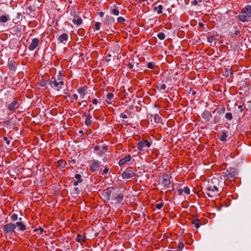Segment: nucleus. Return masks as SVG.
Listing matches in <instances>:
<instances>
[{"label":"nucleus","instance_id":"1","mask_svg":"<svg viewBox=\"0 0 251 251\" xmlns=\"http://www.w3.org/2000/svg\"><path fill=\"white\" fill-rule=\"evenodd\" d=\"M239 20L242 22H248L251 19V6L246 5L243 8L239 14Z\"/></svg>","mask_w":251,"mask_h":251},{"label":"nucleus","instance_id":"2","mask_svg":"<svg viewBox=\"0 0 251 251\" xmlns=\"http://www.w3.org/2000/svg\"><path fill=\"white\" fill-rule=\"evenodd\" d=\"M49 84L55 90L60 91L64 85V82L62 81L61 77L55 79L52 78L48 81Z\"/></svg>","mask_w":251,"mask_h":251},{"label":"nucleus","instance_id":"3","mask_svg":"<svg viewBox=\"0 0 251 251\" xmlns=\"http://www.w3.org/2000/svg\"><path fill=\"white\" fill-rule=\"evenodd\" d=\"M15 229L16 225L12 223L6 224L3 227V231L5 234H12L15 232Z\"/></svg>","mask_w":251,"mask_h":251},{"label":"nucleus","instance_id":"4","mask_svg":"<svg viewBox=\"0 0 251 251\" xmlns=\"http://www.w3.org/2000/svg\"><path fill=\"white\" fill-rule=\"evenodd\" d=\"M205 191L206 195L210 198L215 197L219 192L218 188L216 186L207 187L205 189Z\"/></svg>","mask_w":251,"mask_h":251},{"label":"nucleus","instance_id":"5","mask_svg":"<svg viewBox=\"0 0 251 251\" xmlns=\"http://www.w3.org/2000/svg\"><path fill=\"white\" fill-rule=\"evenodd\" d=\"M151 145V142H150L147 140L141 141L138 142L137 148L140 151H143L145 148H149Z\"/></svg>","mask_w":251,"mask_h":251},{"label":"nucleus","instance_id":"6","mask_svg":"<svg viewBox=\"0 0 251 251\" xmlns=\"http://www.w3.org/2000/svg\"><path fill=\"white\" fill-rule=\"evenodd\" d=\"M170 177L167 174H164L162 176V181L161 182L160 184L165 188H170L171 184Z\"/></svg>","mask_w":251,"mask_h":251},{"label":"nucleus","instance_id":"7","mask_svg":"<svg viewBox=\"0 0 251 251\" xmlns=\"http://www.w3.org/2000/svg\"><path fill=\"white\" fill-rule=\"evenodd\" d=\"M19 101L16 99H14L11 103L7 104V106L9 111L14 112L19 106Z\"/></svg>","mask_w":251,"mask_h":251},{"label":"nucleus","instance_id":"8","mask_svg":"<svg viewBox=\"0 0 251 251\" xmlns=\"http://www.w3.org/2000/svg\"><path fill=\"white\" fill-rule=\"evenodd\" d=\"M100 167V162L96 160H93L90 165V169L91 172H95L97 171Z\"/></svg>","mask_w":251,"mask_h":251},{"label":"nucleus","instance_id":"9","mask_svg":"<svg viewBox=\"0 0 251 251\" xmlns=\"http://www.w3.org/2000/svg\"><path fill=\"white\" fill-rule=\"evenodd\" d=\"M134 173L131 168L126 170L123 173L122 176L124 178H130L134 176Z\"/></svg>","mask_w":251,"mask_h":251},{"label":"nucleus","instance_id":"10","mask_svg":"<svg viewBox=\"0 0 251 251\" xmlns=\"http://www.w3.org/2000/svg\"><path fill=\"white\" fill-rule=\"evenodd\" d=\"M124 198V196L121 193H117L113 194L112 196V200H114L116 203H121Z\"/></svg>","mask_w":251,"mask_h":251},{"label":"nucleus","instance_id":"11","mask_svg":"<svg viewBox=\"0 0 251 251\" xmlns=\"http://www.w3.org/2000/svg\"><path fill=\"white\" fill-rule=\"evenodd\" d=\"M19 231H24L26 229V226L22 221H18L15 224Z\"/></svg>","mask_w":251,"mask_h":251},{"label":"nucleus","instance_id":"12","mask_svg":"<svg viewBox=\"0 0 251 251\" xmlns=\"http://www.w3.org/2000/svg\"><path fill=\"white\" fill-rule=\"evenodd\" d=\"M114 21V18L113 17L110 15H106L103 22L106 26H108L113 23Z\"/></svg>","mask_w":251,"mask_h":251},{"label":"nucleus","instance_id":"13","mask_svg":"<svg viewBox=\"0 0 251 251\" xmlns=\"http://www.w3.org/2000/svg\"><path fill=\"white\" fill-rule=\"evenodd\" d=\"M39 40L37 38H34L32 40L31 44L28 46L30 50H33L38 46Z\"/></svg>","mask_w":251,"mask_h":251},{"label":"nucleus","instance_id":"14","mask_svg":"<svg viewBox=\"0 0 251 251\" xmlns=\"http://www.w3.org/2000/svg\"><path fill=\"white\" fill-rule=\"evenodd\" d=\"M82 117L85 118V123L87 126H89L92 124V120L91 119L92 118V116L90 112L87 114V115H83Z\"/></svg>","mask_w":251,"mask_h":251},{"label":"nucleus","instance_id":"15","mask_svg":"<svg viewBox=\"0 0 251 251\" xmlns=\"http://www.w3.org/2000/svg\"><path fill=\"white\" fill-rule=\"evenodd\" d=\"M219 135V139L221 141H226L228 136V133L227 131L223 130L220 133Z\"/></svg>","mask_w":251,"mask_h":251},{"label":"nucleus","instance_id":"16","mask_svg":"<svg viewBox=\"0 0 251 251\" xmlns=\"http://www.w3.org/2000/svg\"><path fill=\"white\" fill-rule=\"evenodd\" d=\"M82 20L81 18L79 17L78 15H75L74 16L73 22L75 25H79L82 24Z\"/></svg>","mask_w":251,"mask_h":251},{"label":"nucleus","instance_id":"17","mask_svg":"<svg viewBox=\"0 0 251 251\" xmlns=\"http://www.w3.org/2000/svg\"><path fill=\"white\" fill-rule=\"evenodd\" d=\"M68 38V35L66 33H63L60 35L58 38L59 42L66 44Z\"/></svg>","mask_w":251,"mask_h":251},{"label":"nucleus","instance_id":"18","mask_svg":"<svg viewBox=\"0 0 251 251\" xmlns=\"http://www.w3.org/2000/svg\"><path fill=\"white\" fill-rule=\"evenodd\" d=\"M131 156L129 154L126 155L124 158L121 159L119 162L120 166H122L130 160Z\"/></svg>","mask_w":251,"mask_h":251},{"label":"nucleus","instance_id":"19","mask_svg":"<svg viewBox=\"0 0 251 251\" xmlns=\"http://www.w3.org/2000/svg\"><path fill=\"white\" fill-rule=\"evenodd\" d=\"M114 96L112 93H108L106 95V101L108 104H111L114 100Z\"/></svg>","mask_w":251,"mask_h":251},{"label":"nucleus","instance_id":"20","mask_svg":"<svg viewBox=\"0 0 251 251\" xmlns=\"http://www.w3.org/2000/svg\"><path fill=\"white\" fill-rule=\"evenodd\" d=\"M77 92L80 95L81 99H84L86 94V89L84 87H80L77 89Z\"/></svg>","mask_w":251,"mask_h":251},{"label":"nucleus","instance_id":"21","mask_svg":"<svg viewBox=\"0 0 251 251\" xmlns=\"http://www.w3.org/2000/svg\"><path fill=\"white\" fill-rule=\"evenodd\" d=\"M112 193V189L111 188H108L104 191V197L107 200H109L110 198V195Z\"/></svg>","mask_w":251,"mask_h":251},{"label":"nucleus","instance_id":"22","mask_svg":"<svg viewBox=\"0 0 251 251\" xmlns=\"http://www.w3.org/2000/svg\"><path fill=\"white\" fill-rule=\"evenodd\" d=\"M192 224L193 227H195L196 229H198L200 227V225H201L200 223V220L199 219H195L192 221Z\"/></svg>","mask_w":251,"mask_h":251},{"label":"nucleus","instance_id":"23","mask_svg":"<svg viewBox=\"0 0 251 251\" xmlns=\"http://www.w3.org/2000/svg\"><path fill=\"white\" fill-rule=\"evenodd\" d=\"M153 9L154 11H157V13L159 14H162L163 13V6L162 5H157L156 4L153 7Z\"/></svg>","mask_w":251,"mask_h":251},{"label":"nucleus","instance_id":"24","mask_svg":"<svg viewBox=\"0 0 251 251\" xmlns=\"http://www.w3.org/2000/svg\"><path fill=\"white\" fill-rule=\"evenodd\" d=\"M202 116L205 119L209 120L210 118L212 117V115L210 112H208V111H205L202 114Z\"/></svg>","mask_w":251,"mask_h":251},{"label":"nucleus","instance_id":"25","mask_svg":"<svg viewBox=\"0 0 251 251\" xmlns=\"http://www.w3.org/2000/svg\"><path fill=\"white\" fill-rule=\"evenodd\" d=\"M57 163L58 166L62 168L64 167L67 164L66 162L63 160H59V161H58Z\"/></svg>","mask_w":251,"mask_h":251},{"label":"nucleus","instance_id":"26","mask_svg":"<svg viewBox=\"0 0 251 251\" xmlns=\"http://www.w3.org/2000/svg\"><path fill=\"white\" fill-rule=\"evenodd\" d=\"M161 118L158 114H155L154 116V121L155 123H159L161 122Z\"/></svg>","mask_w":251,"mask_h":251},{"label":"nucleus","instance_id":"27","mask_svg":"<svg viewBox=\"0 0 251 251\" xmlns=\"http://www.w3.org/2000/svg\"><path fill=\"white\" fill-rule=\"evenodd\" d=\"M236 175V172L234 170L232 173L228 172V171L226 172V176L227 177L232 178L233 177Z\"/></svg>","mask_w":251,"mask_h":251},{"label":"nucleus","instance_id":"28","mask_svg":"<svg viewBox=\"0 0 251 251\" xmlns=\"http://www.w3.org/2000/svg\"><path fill=\"white\" fill-rule=\"evenodd\" d=\"M26 13L28 14V15H30L31 14V13H32V12H33V7L31 6V5H29L26 8Z\"/></svg>","mask_w":251,"mask_h":251},{"label":"nucleus","instance_id":"29","mask_svg":"<svg viewBox=\"0 0 251 251\" xmlns=\"http://www.w3.org/2000/svg\"><path fill=\"white\" fill-rule=\"evenodd\" d=\"M8 20V18L7 16L5 15H3L0 17V22L2 23H5Z\"/></svg>","mask_w":251,"mask_h":251},{"label":"nucleus","instance_id":"30","mask_svg":"<svg viewBox=\"0 0 251 251\" xmlns=\"http://www.w3.org/2000/svg\"><path fill=\"white\" fill-rule=\"evenodd\" d=\"M10 218L12 221L15 222L18 220V215L14 213L10 217Z\"/></svg>","mask_w":251,"mask_h":251},{"label":"nucleus","instance_id":"31","mask_svg":"<svg viewBox=\"0 0 251 251\" xmlns=\"http://www.w3.org/2000/svg\"><path fill=\"white\" fill-rule=\"evenodd\" d=\"M157 37L160 40H163L165 38V35L163 32H159L157 35Z\"/></svg>","mask_w":251,"mask_h":251},{"label":"nucleus","instance_id":"32","mask_svg":"<svg viewBox=\"0 0 251 251\" xmlns=\"http://www.w3.org/2000/svg\"><path fill=\"white\" fill-rule=\"evenodd\" d=\"M240 33V30H236L234 33L230 34V36L231 38H233L235 37V35H238Z\"/></svg>","mask_w":251,"mask_h":251},{"label":"nucleus","instance_id":"33","mask_svg":"<svg viewBox=\"0 0 251 251\" xmlns=\"http://www.w3.org/2000/svg\"><path fill=\"white\" fill-rule=\"evenodd\" d=\"M225 117L229 120H231L232 119V115L231 113L228 112L226 114Z\"/></svg>","mask_w":251,"mask_h":251},{"label":"nucleus","instance_id":"34","mask_svg":"<svg viewBox=\"0 0 251 251\" xmlns=\"http://www.w3.org/2000/svg\"><path fill=\"white\" fill-rule=\"evenodd\" d=\"M75 179H77V180L79 181V182H81L83 180L81 178V176L80 174H76L75 176Z\"/></svg>","mask_w":251,"mask_h":251},{"label":"nucleus","instance_id":"35","mask_svg":"<svg viewBox=\"0 0 251 251\" xmlns=\"http://www.w3.org/2000/svg\"><path fill=\"white\" fill-rule=\"evenodd\" d=\"M101 25V24L100 22H97L94 25V28L97 30H99L100 29V27Z\"/></svg>","mask_w":251,"mask_h":251},{"label":"nucleus","instance_id":"36","mask_svg":"<svg viewBox=\"0 0 251 251\" xmlns=\"http://www.w3.org/2000/svg\"><path fill=\"white\" fill-rule=\"evenodd\" d=\"M202 1V0H194L192 2V5L196 6L198 3H201Z\"/></svg>","mask_w":251,"mask_h":251},{"label":"nucleus","instance_id":"37","mask_svg":"<svg viewBox=\"0 0 251 251\" xmlns=\"http://www.w3.org/2000/svg\"><path fill=\"white\" fill-rule=\"evenodd\" d=\"M183 192H184L185 194H187V195L189 194H190V189H189L188 187H185L183 188Z\"/></svg>","mask_w":251,"mask_h":251},{"label":"nucleus","instance_id":"38","mask_svg":"<svg viewBox=\"0 0 251 251\" xmlns=\"http://www.w3.org/2000/svg\"><path fill=\"white\" fill-rule=\"evenodd\" d=\"M125 21V19L123 17H119L117 18V22L119 23H123Z\"/></svg>","mask_w":251,"mask_h":251},{"label":"nucleus","instance_id":"39","mask_svg":"<svg viewBox=\"0 0 251 251\" xmlns=\"http://www.w3.org/2000/svg\"><path fill=\"white\" fill-rule=\"evenodd\" d=\"M119 10L117 8H115L112 10V14L114 15L118 16L119 15Z\"/></svg>","mask_w":251,"mask_h":251},{"label":"nucleus","instance_id":"40","mask_svg":"<svg viewBox=\"0 0 251 251\" xmlns=\"http://www.w3.org/2000/svg\"><path fill=\"white\" fill-rule=\"evenodd\" d=\"M163 205L164 203L163 202H160L159 203L156 204L155 207L156 208L160 209L163 206Z\"/></svg>","mask_w":251,"mask_h":251},{"label":"nucleus","instance_id":"41","mask_svg":"<svg viewBox=\"0 0 251 251\" xmlns=\"http://www.w3.org/2000/svg\"><path fill=\"white\" fill-rule=\"evenodd\" d=\"M184 244L182 243H179L178 245L177 248L179 250H182V249L184 248Z\"/></svg>","mask_w":251,"mask_h":251},{"label":"nucleus","instance_id":"42","mask_svg":"<svg viewBox=\"0 0 251 251\" xmlns=\"http://www.w3.org/2000/svg\"><path fill=\"white\" fill-rule=\"evenodd\" d=\"M109 168L107 166H105L103 172L102 173V175H104L106 174L109 171Z\"/></svg>","mask_w":251,"mask_h":251},{"label":"nucleus","instance_id":"43","mask_svg":"<svg viewBox=\"0 0 251 251\" xmlns=\"http://www.w3.org/2000/svg\"><path fill=\"white\" fill-rule=\"evenodd\" d=\"M215 39L214 36H211L207 38V41L209 43H212Z\"/></svg>","mask_w":251,"mask_h":251},{"label":"nucleus","instance_id":"44","mask_svg":"<svg viewBox=\"0 0 251 251\" xmlns=\"http://www.w3.org/2000/svg\"><path fill=\"white\" fill-rule=\"evenodd\" d=\"M81 239H82V236L80 234H78L77 235V238L75 240L76 241H77L78 242H80Z\"/></svg>","mask_w":251,"mask_h":251},{"label":"nucleus","instance_id":"45","mask_svg":"<svg viewBox=\"0 0 251 251\" xmlns=\"http://www.w3.org/2000/svg\"><path fill=\"white\" fill-rule=\"evenodd\" d=\"M82 104H83V106H86L87 105V102L86 100H84L81 102L78 103L79 105H81Z\"/></svg>","mask_w":251,"mask_h":251},{"label":"nucleus","instance_id":"46","mask_svg":"<svg viewBox=\"0 0 251 251\" xmlns=\"http://www.w3.org/2000/svg\"><path fill=\"white\" fill-rule=\"evenodd\" d=\"M166 88V85L165 84H161L160 86V90H165Z\"/></svg>","mask_w":251,"mask_h":251},{"label":"nucleus","instance_id":"47","mask_svg":"<svg viewBox=\"0 0 251 251\" xmlns=\"http://www.w3.org/2000/svg\"><path fill=\"white\" fill-rule=\"evenodd\" d=\"M120 117L123 119H127L128 118L127 114L125 113H121L120 115Z\"/></svg>","mask_w":251,"mask_h":251},{"label":"nucleus","instance_id":"48","mask_svg":"<svg viewBox=\"0 0 251 251\" xmlns=\"http://www.w3.org/2000/svg\"><path fill=\"white\" fill-rule=\"evenodd\" d=\"M148 68L149 69H152L154 67V65L152 62H150L148 64Z\"/></svg>","mask_w":251,"mask_h":251},{"label":"nucleus","instance_id":"49","mask_svg":"<svg viewBox=\"0 0 251 251\" xmlns=\"http://www.w3.org/2000/svg\"><path fill=\"white\" fill-rule=\"evenodd\" d=\"M38 230H40L41 233L44 232V229L41 227H40L39 228H36L34 230V231L36 232Z\"/></svg>","mask_w":251,"mask_h":251},{"label":"nucleus","instance_id":"50","mask_svg":"<svg viewBox=\"0 0 251 251\" xmlns=\"http://www.w3.org/2000/svg\"><path fill=\"white\" fill-rule=\"evenodd\" d=\"M3 140L6 142L7 145H9L10 144V140H8L6 137H4Z\"/></svg>","mask_w":251,"mask_h":251},{"label":"nucleus","instance_id":"51","mask_svg":"<svg viewBox=\"0 0 251 251\" xmlns=\"http://www.w3.org/2000/svg\"><path fill=\"white\" fill-rule=\"evenodd\" d=\"M74 190L75 193L76 194L78 195L79 194V190L77 187L74 188Z\"/></svg>","mask_w":251,"mask_h":251},{"label":"nucleus","instance_id":"52","mask_svg":"<svg viewBox=\"0 0 251 251\" xmlns=\"http://www.w3.org/2000/svg\"><path fill=\"white\" fill-rule=\"evenodd\" d=\"M183 189H181V188L179 189L178 190V191H177V193H178V195H182V193H183Z\"/></svg>","mask_w":251,"mask_h":251},{"label":"nucleus","instance_id":"53","mask_svg":"<svg viewBox=\"0 0 251 251\" xmlns=\"http://www.w3.org/2000/svg\"><path fill=\"white\" fill-rule=\"evenodd\" d=\"M73 99H75V100H78V96L77 94H75L72 96Z\"/></svg>","mask_w":251,"mask_h":251},{"label":"nucleus","instance_id":"54","mask_svg":"<svg viewBox=\"0 0 251 251\" xmlns=\"http://www.w3.org/2000/svg\"><path fill=\"white\" fill-rule=\"evenodd\" d=\"M103 153H104V152H103V151L100 150V151L98 152L97 154H98L99 156H101L103 154Z\"/></svg>","mask_w":251,"mask_h":251},{"label":"nucleus","instance_id":"55","mask_svg":"<svg viewBox=\"0 0 251 251\" xmlns=\"http://www.w3.org/2000/svg\"><path fill=\"white\" fill-rule=\"evenodd\" d=\"M98 102V101L97 99H94L92 100V103L94 104H97Z\"/></svg>","mask_w":251,"mask_h":251},{"label":"nucleus","instance_id":"56","mask_svg":"<svg viewBox=\"0 0 251 251\" xmlns=\"http://www.w3.org/2000/svg\"><path fill=\"white\" fill-rule=\"evenodd\" d=\"M94 150L95 151H98L100 150V147L99 146H96L94 147Z\"/></svg>","mask_w":251,"mask_h":251},{"label":"nucleus","instance_id":"57","mask_svg":"<svg viewBox=\"0 0 251 251\" xmlns=\"http://www.w3.org/2000/svg\"><path fill=\"white\" fill-rule=\"evenodd\" d=\"M103 151H106L108 150V147L106 146H103L102 148Z\"/></svg>","mask_w":251,"mask_h":251},{"label":"nucleus","instance_id":"58","mask_svg":"<svg viewBox=\"0 0 251 251\" xmlns=\"http://www.w3.org/2000/svg\"><path fill=\"white\" fill-rule=\"evenodd\" d=\"M80 183L79 181H78V180L77 181H75L74 182V186H77L78 183Z\"/></svg>","mask_w":251,"mask_h":251},{"label":"nucleus","instance_id":"59","mask_svg":"<svg viewBox=\"0 0 251 251\" xmlns=\"http://www.w3.org/2000/svg\"><path fill=\"white\" fill-rule=\"evenodd\" d=\"M99 15L101 17H102L103 16H104V12H99Z\"/></svg>","mask_w":251,"mask_h":251},{"label":"nucleus","instance_id":"60","mask_svg":"<svg viewBox=\"0 0 251 251\" xmlns=\"http://www.w3.org/2000/svg\"><path fill=\"white\" fill-rule=\"evenodd\" d=\"M128 67H129V68L130 69H132V68H133V64H131L129 63V64H128Z\"/></svg>","mask_w":251,"mask_h":251},{"label":"nucleus","instance_id":"61","mask_svg":"<svg viewBox=\"0 0 251 251\" xmlns=\"http://www.w3.org/2000/svg\"><path fill=\"white\" fill-rule=\"evenodd\" d=\"M199 25L200 27H203L204 26V24H203L202 23H199Z\"/></svg>","mask_w":251,"mask_h":251},{"label":"nucleus","instance_id":"62","mask_svg":"<svg viewBox=\"0 0 251 251\" xmlns=\"http://www.w3.org/2000/svg\"><path fill=\"white\" fill-rule=\"evenodd\" d=\"M86 236H84L83 237V238L82 239V241H83V242H85V241H86Z\"/></svg>","mask_w":251,"mask_h":251},{"label":"nucleus","instance_id":"63","mask_svg":"<svg viewBox=\"0 0 251 251\" xmlns=\"http://www.w3.org/2000/svg\"><path fill=\"white\" fill-rule=\"evenodd\" d=\"M19 221H22V218H18Z\"/></svg>","mask_w":251,"mask_h":251},{"label":"nucleus","instance_id":"64","mask_svg":"<svg viewBox=\"0 0 251 251\" xmlns=\"http://www.w3.org/2000/svg\"><path fill=\"white\" fill-rule=\"evenodd\" d=\"M79 133H80V134H82L83 133V131H82V130H80V131H79Z\"/></svg>","mask_w":251,"mask_h":251}]
</instances>
